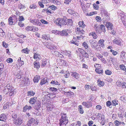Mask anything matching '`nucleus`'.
<instances>
[{"mask_svg": "<svg viewBox=\"0 0 126 126\" xmlns=\"http://www.w3.org/2000/svg\"><path fill=\"white\" fill-rule=\"evenodd\" d=\"M71 42L72 43L75 44L77 46H79V43H78L73 40H72Z\"/></svg>", "mask_w": 126, "mask_h": 126, "instance_id": "59", "label": "nucleus"}, {"mask_svg": "<svg viewBox=\"0 0 126 126\" xmlns=\"http://www.w3.org/2000/svg\"><path fill=\"white\" fill-rule=\"evenodd\" d=\"M61 117L59 120V124L60 126H65L68 122L66 114L61 112Z\"/></svg>", "mask_w": 126, "mask_h": 126, "instance_id": "3", "label": "nucleus"}, {"mask_svg": "<svg viewBox=\"0 0 126 126\" xmlns=\"http://www.w3.org/2000/svg\"><path fill=\"white\" fill-rule=\"evenodd\" d=\"M64 94L66 95L68 97H73L74 96V93L71 91L65 92L64 93Z\"/></svg>", "mask_w": 126, "mask_h": 126, "instance_id": "22", "label": "nucleus"}, {"mask_svg": "<svg viewBox=\"0 0 126 126\" xmlns=\"http://www.w3.org/2000/svg\"><path fill=\"white\" fill-rule=\"evenodd\" d=\"M49 8H50L53 11H55L57 9V7L53 5L49 6Z\"/></svg>", "mask_w": 126, "mask_h": 126, "instance_id": "40", "label": "nucleus"}, {"mask_svg": "<svg viewBox=\"0 0 126 126\" xmlns=\"http://www.w3.org/2000/svg\"><path fill=\"white\" fill-rule=\"evenodd\" d=\"M82 46L85 49H87L88 47V44L85 41L82 44Z\"/></svg>", "mask_w": 126, "mask_h": 126, "instance_id": "43", "label": "nucleus"}, {"mask_svg": "<svg viewBox=\"0 0 126 126\" xmlns=\"http://www.w3.org/2000/svg\"><path fill=\"white\" fill-rule=\"evenodd\" d=\"M104 18L105 19V20L106 21H109L110 20V17L108 15L104 17Z\"/></svg>", "mask_w": 126, "mask_h": 126, "instance_id": "61", "label": "nucleus"}, {"mask_svg": "<svg viewBox=\"0 0 126 126\" xmlns=\"http://www.w3.org/2000/svg\"><path fill=\"white\" fill-rule=\"evenodd\" d=\"M40 55L38 54L37 53H35L34 54L33 56V58L36 60V61H37L38 60H40Z\"/></svg>", "mask_w": 126, "mask_h": 126, "instance_id": "24", "label": "nucleus"}, {"mask_svg": "<svg viewBox=\"0 0 126 126\" xmlns=\"http://www.w3.org/2000/svg\"><path fill=\"white\" fill-rule=\"evenodd\" d=\"M84 53L82 54L83 56L85 58H88V54L85 51Z\"/></svg>", "mask_w": 126, "mask_h": 126, "instance_id": "64", "label": "nucleus"}, {"mask_svg": "<svg viewBox=\"0 0 126 126\" xmlns=\"http://www.w3.org/2000/svg\"><path fill=\"white\" fill-rule=\"evenodd\" d=\"M78 50L79 51V52L82 54L84 53V52L85 51L82 48H79L78 49Z\"/></svg>", "mask_w": 126, "mask_h": 126, "instance_id": "63", "label": "nucleus"}, {"mask_svg": "<svg viewBox=\"0 0 126 126\" xmlns=\"http://www.w3.org/2000/svg\"><path fill=\"white\" fill-rule=\"evenodd\" d=\"M67 12L69 13L71 15L74 14L75 12L74 11V10L70 9H68Z\"/></svg>", "mask_w": 126, "mask_h": 126, "instance_id": "54", "label": "nucleus"}, {"mask_svg": "<svg viewBox=\"0 0 126 126\" xmlns=\"http://www.w3.org/2000/svg\"><path fill=\"white\" fill-rule=\"evenodd\" d=\"M49 89L50 91H52L56 92L57 90V89L54 87H51L49 88Z\"/></svg>", "mask_w": 126, "mask_h": 126, "instance_id": "57", "label": "nucleus"}, {"mask_svg": "<svg viewBox=\"0 0 126 126\" xmlns=\"http://www.w3.org/2000/svg\"><path fill=\"white\" fill-rule=\"evenodd\" d=\"M13 19L11 17H10L8 19V22L9 24L12 25L13 24Z\"/></svg>", "mask_w": 126, "mask_h": 126, "instance_id": "42", "label": "nucleus"}, {"mask_svg": "<svg viewBox=\"0 0 126 126\" xmlns=\"http://www.w3.org/2000/svg\"><path fill=\"white\" fill-rule=\"evenodd\" d=\"M40 79V76L39 75H36L34 78L33 80L34 83H37Z\"/></svg>", "mask_w": 126, "mask_h": 126, "instance_id": "20", "label": "nucleus"}, {"mask_svg": "<svg viewBox=\"0 0 126 126\" xmlns=\"http://www.w3.org/2000/svg\"><path fill=\"white\" fill-rule=\"evenodd\" d=\"M96 109L97 110H100L102 109V107L100 105H97L96 106Z\"/></svg>", "mask_w": 126, "mask_h": 126, "instance_id": "60", "label": "nucleus"}, {"mask_svg": "<svg viewBox=\"0 0 126 126\" xmlns=\"http://www.w3.org/2000/svg\"><path fill=\"white\" fill-rule=\"evenodd\" d=\"M6 119V116L4 114H2L0 115V122H5Z\"/></svg>", "mask_w": 126, "mask_h": 126, "instance_id": "15", "label": "nucleus"}, {"mask_svg": "<svg viewBox=\"0 0 126 126\" xmlns=\"http://www.w3.org/2000/svg\"><path fill=\"white\" fill-rule=\"evenodd\" d=\"M120 15L121 16V19L123 24L126 27V15H125L123 13H122L120 14Z\"/></svg>", "mask_w": 126, "mask_h": 126, "instance_id": "9", "label": "nucleus"}, {"mask_svg": "<svg viewBox=\"0 0 126 126\" xmlns=\"http://www.w3.org/2000/svg\"><path fill=\"white\" fill-rule=\"evenodd\" d=\"M55 21L56 24L60 27L67 25L70 26L72 25L73 23L72 20L68 19L65 16L63 17V18H57Z\"/></svg>", "mask_w": 126, "mask_h": 126, "instance_id": "1", "label": "nucleus"}, {"mask_svg": "<svg viewBox=\"0 0 126 126\" xmlns=\"http://www.w3.org/2000/svg\"><path fill=\"white\" fill-rule=\"evenodd\" d=\"M2 45L3 47L6 48H7L8 46V44L6 43L4 41L2 42Z\"/></svg>", "mask_w": 126, "mask_h": 126, "instance_id": "50", "label": "nucleus"}, {"mask_svg": "<svg viewBox=\"0 0 126 126\" xmlns=\"http://www.w3.org/2000/svg\"><path fill=\"white\" fill-rule=\"evenodd\" d=\"M112 103L113 106H115L116 105H118V102L117 100L115 99L112 100Z\"/></svg>", "mask_w": 126, "mask_h": 126, "instance_id": "38", "label": "nucleus"}, {"mask_svg": "<svg viewBox=\"0 0 126 126\" xmlns=\"http://www.w3.org/2000/svg\"><path fill=\"white\" fill-rule=\"evenodd\" d=\"M47 78L46 77L44 78L41 80L40 83V85H41L45 84L46 83H47Z\"/></svg>", "mask_w": 126, "mask_h": 126, "instance_id": "19", "label": "nucleus"}, {"mask_svg": "<svg viewBox=\"0 0 126 126\" xmlns=\"http://www.w3.org/2000/svg\"><path fill=\"white\" fill-rule=\"evenodd\" d=\"M27 95L28 96H33L35 95V93L32 90H30L28 91L27 93Z\"/></svg>", "mask_w": 126, "mask_h": 126, "instance_id": "30", "label": "nucleus"}, {"mask_svg": "<svg viewBox=\"0 0 126 126\" xmlns=\"http://www.w3.org/2000/svg\"><path fill=\"white\" fill-rule=\"evenodd\" d=\"M113 43L114 44L121 45L123 41L121 39H115L113 41Z\"/></svg>", "mask_w": 126, "mask_h": 126, "instance_id": "16", "label": "nucleus"}, {"mask_svg": "<svg viewBox=\"0 0 126 126\" xmlns=\"http://www.w3.org/2000/svg\"><path fill=\"white\" fill-rule=\"evenodd\" d=\"M95 55L99 59L103 57V56L101 54L98 52L96 53H95Z\"/></svg>", "mask_w": 126, "mask_h": 126, "instance_id": "51", "label": "nucleus"}, {"mask_svg": "<svg viewBox=\"0 0 126 126\" xmlns=\"http://www.w3.org/2000/svg\"><path fill=\"white\" fill-rule=\"evenodd\" d=\"M104 40L103 39H100L98 41V44L99 46L103 48L105 47Z\"/></svg>", "mask_w": 126, "mask_h": 126, "instance_id": "17", "label": "nucleus"}, {"mask_svg": "<svg viewBox=\"0 0 126 126\" xmlns=\"http://www.w3.org/2000/svg\"><path fill=\"white\" fill-rule=\"evenodd\" d=\"M5 35V32L1 28H0V35L1 37H3Z\"/></svg>", "mask_w": 126, "mask_h": 126, "instance_id": "45", "label": "nucleus"}, {"mask_svg": "<svg viewBox=\"0 0 126 126\" xmlns=\"http://www.w3.org/2000/svg\"><path fill=\"white\" fill-rule=\"evenodd\" d=\"M97 85L99 87H103L105 84L104 82L103 81H101L100 79H98L97 81Z\"/></svg>", "mask_w": 126, "mask_h": 126, "instance_id": "21", "label": "nucleus"}, {"mask_svg": "<svg viewBox=\"0 0 126 126\" xmlns=\"http://www.w3.org/2000/svg\"><path fill=\"white\" fill-rule=\"evenodd\" d=\"M58 34L61 35H67L68 33L65 30H63L62 31L59 32Z\"/></svg>", "mask_w": 126, "mask_h": 126, "instance_id": "23", "label": "nucleus"}, {"mask_svg": "<svg viewBox=\"0 0 126 126\" xmlns=\"http://www.w3.org/2000/svg\"><path fill=\"white\" fill-rule=\"evenodd\" d=\"M12 118H13V119H16L17 117V115L15 113H14L12 114Z\"/></svg>", "mask_w": 126, "mask_h": 126, "instance_id": "62", "label": "nucleus"}, {"mask_svg": "<svg viewBox=\"0 0 126 126\" xmlns=\"http://www.w3.org/2000/svg\"><path fill=\"white\" fill-rule=\"evenodd\" d=\"M125 53L124 52L122 51L121 52L120 57L121 60L125 58Z\"/></svg>", "mask_w": 126, "mask_h": 126, "instance_id": "39", "label": "nucleus"}, {"mask_svg": "<svg viewBox=\"0 0 126 126\" xmlns=\"http://www.w3.org/2000/svg\"><path fill=\"white\" fill-rule=\"evenodd\" d=\"M18 8L20 9H23L25 7L24 5L21 3L18 5Z\"/></svg>", "mask_w": 126, "mask_h": 126, "instance_id": "46", "label": "nucleus"}, {"mask_svg": "<svg viewBox=\"0 0 126 126\" xmlns=\"http://www.w3.org/2000/svg\"><path fill=\"white\" fill-rule=\"evenodd\" d=\"M64 55L68 56L70 58H71V53L70 51H66L64 52Z\"/></svg>", "mask_w": 126, "mask_h": 126, "instance_id": "34", "label": "nucleus"}, {"mask_svg": "<svg viewBox=\"0 0 126 126\" xmlns=\"http://www.w3.org/2000/svg\"><path fill=\"white\" fill-rule=\"evenodd\" d=\"M37 6L35 3H33L31 4L29 6V8L30 9H35L37 8Z\"/></svg>", "mask_w": 126, "mask_h": 126, "instance_id": "36", "label": "nucleus"}, {"mask_svg": "<svg viewBox=\"0 0 126 126\" xmlns=\"http://www.w3.org/2000/svg\"><path fill=\"white\" fill-rule=\"evenodd\" d=\"M120 68L122 70L124 71L126 70V67H125L124 65L123 64L120 65L119 66Z\"/></svg>", "mask_w": 126, "mask_h": 126, "instance_id": "44", "label": "nucleus"}, {"mask_svg": "<svg viewBox=\"0 0 126 126\" xmlns=\"http://www.w3.org/2000/svg\"><path fill=\"white\" fill-rule=\"evenodd\" d=\"M83 105L86 108H88L92 106V105L91 102H83L82 103Z\"/></svg>", "mask_w": 126, "mask_h": 126, "instance_id": "12", "label": "nucleus"}, {"mask_svg": "<svg viewBox=\"0 0 126 126\" xmlns=\"http://www.w3.org/2000/svg\"><path fill=\"white\" fill-rule=\"evenodd\" d=\"M95 71L97 73L99 74H102L103 73V70L101 68H95Z\"/></svg>", "mask_w": 126, "mask_h": 126, "instance_id": "28", "label": "nucleus"}, {"mask_svg": "<svg viewBox=\"0 0 126 126\" xmlns=\"http://www.w3.org/2000/svg\"><path fill=\"white\" fill-rule=\"evenodd\" d=\"M76 32L78 34L82 35L84 34L85 32L82 29L78 27L76 29Z\"/></svg>", "mask_w": 126, "mask_h": 126, "instance_id": "11", "label": "nucleus"}, {"mask_svg": "<svg viewBox=\"0 0 126 126\" xmlns=\"http://www.w3.org/2000/svg\"><path fill=\"white\" fill-rule=\"evenodd\" d=\"M37 97H34L31 98L29 100V103L31 105H33L36 102Z\"/></svg>", "mask_w": 126, "mask_h": 126, "instance_id": "13", "label": "nucleus"}, {"mask_svg": "<svg viewBox=\"0 0 126 126\" xmlns=\"http://www.w3.org/2000/svg\"><path fill=\"white\" fill-rule=\"evenodd\" d=\"M25 20L24 18L22 16H19L18 18L19 21L21 22L24 21Z\"/></svg>", "mask_w": 126, "mask_h": 126, "instance_id": "56", "label": "nucleus"}, {"mask_svg": "<svg viewBox=\"0 0 126 126\" xmlns=\"http://www.w3.org/2000/svg\"><path fill=\"white\" fill-rule=\"evenodd\" d=\"M45 46L48 49H57L56 47L54 46L52 43L47 42L45 44Z\"/></svg>", "mask_w": 126, "mask_h": 126, "instance_id": "6", "label": "nucleus"}, {"mask_svg": "<svg viewBox=\"0 0 126 126\" xmlns=\"http://www.w3.org/2000/svg\"><path fill=\"white\" fill-rule=\"evenodd\" d=\"M60 60V62L61 63V65L63 66L66 65L65 61L62 60Z\"/></svg>", "mask_w": 126, "mask_h": 126, "instance_id": "58", "label": "nucleus"}, {"mask_svg": "<svg viewBox=\"0 0 126 126\" xmlns=\"http://www.w3.org/2000/svg\"><path fill=\"white\" fill-rule=\"evenodd\" d=\"M41 107V103L40 102L37 103L35 105V109L37 110H38Z\"/></svg>", "mask_w": 126, "mask_h": 126, "instance_id": "32", "label": "nucleus"}, {"mask_svg": "<svg viewBox=\"0 0 126 126\" xmlns=\"http://www.w3.org/2000/svg\"><path fill=\"white\" fill-rule=\"evenodd\" d=\"M110 51L112 53V54L114 56L116 55L118 53V52L112 49H110Z\"/></svg>", "mask_w": 126, "mask_h": 126, "instance_id": "52", "label": "nucleus"}, {"mask_svg": "<svg viewBox=\"0 0 126 126\" xmlns=\"http://www.w3.org/2000/svg\"><path fill=\"white\" fill-rule=\"evenodd\" d=\"M78 24L79 27L83 29L86 26V25L84 24V23L83 21H79L78 22Z\"/></svg>", "mask_w": 126, "mask_h": 126, "instance_id": "31", "label": "nucleus"}, {"mask_svg": "<svg viewBox=\"0 0 126 126\" xmlns=\"http://www.w3.org/2000/svg\"><path fill=\"white\" fill-rule=\"evenodd\" d=\"M89 36H92L93 38L94 39H96L97 37V35L94 32H90L89 33Z\"/></svg>", "mask_w": 126, "mask_h": 126, "instance_id": "25", "label": "nucleus"}, {"mask_svg": "<svg viewBox=\"0 0 126 126\" xmlns=\"http://www.w3.org/2000/svg\"><path fill=\"white\" fill-rule=\"evenodd\" d=\"M32 107L31 106H28L27 105H26L23 107V112H26L27 110H29L32 109Z\"/></svg>", "mask_w": 126, "mask_h": 126, "instance_id": "26", "label": "nucleus"}, {"mask_svg": "<svg viewBox=\"0 0 126 126\" xmlns=\"http://www.w3.org/2000/svg\"><path fill=\"white\" fill-rule=\"evenodd\" d=\"M22 79L20 84V87L28 86L30 84V81L28 77H24Z\"/></svg>", "mask_w": 126, "mask_h": 126, "instance_id": "4", "label": "nucleus"}, {"mask_svg": "<svg viewBox=\"0 0 126 126\" xmlns=\"http://www.w3.org/2000/svg\"><path fill=\"white\" fill-rule=\"evenodd\" d=\"M94 66L96 68H101V65L99 64L95 63L94 64Z\"/></svg>", "mask_w": 126, "mask_h": 126, "instance_id": "53", "label": "nucleus"}, {"mask_svg": "<svg viewBox=\"0 0 126 126\" xmlns=\"http://www.w3.org/2000/svg\"><path fill=\"white\" fill-rule=\"evenodd\" d=\"M105 26L107 28L108 30H111L112 29L113 25L110 22H106Z\"/></svg>", "mask_w": 126, "mask_h": 126, "instance_id": "14", "label": "nucleus"}, {"mask_svg": "<svg viewBox=\"0 0 126 126\" xmlns=\"http://www.w3.org/2000/svg\"><path fill=\"white\" fill-rule=\"evenodd\" d=\"M105 74L107 75H110L112 74V72L109 70H107L105 71Z\"/></svg>", "mask_w": 126, "mask_h": 126, "instance_id": "49", "label": "nucleus"}, {"mask_svg": "<svg viewBox=\"0 0 126 126\" xmlns=\"http://www.w3.org/2000/svg\"><path fill=\"white\" fill-rule=\"evenodd\" d=\"M72 76L75 78L78 79L79 78V74L76 72H72Z\"/></svg>", "mask_w": 126, "mask_h": 126, "instance_id": "29", "label": "nucleus"}, {"mask_svg": "<svg viewBox=\"0 0 126 126\" xmlns=\"http://www.w3.org/2000/svg\"><path fill=\"white\" fill-rule=\"evenodd\" d=\"M117 86L119 87H121L122 88H125L126 87V83L125 82H122L118 80L116 82Z\"/></svg>", "mask_w": 126, "mask_h": 126, "instance_id": "8", "label": "nucleus"}, {"mask_svg": "<svg viewBox=\"0 0 126 126\" xmlns=\"http://www.w3.org/2000/svg\"><path fill=\"white\" fill-rule=\"evenodd\" d=\"M100 29L105 33L106 32L105 26L103 25H100Z\"/></svg>", "mask_w": 126, "mask_h": 126, "instance_id": "41", "label": "nucleus"}, {"mask_svg": "<svg viewBox=\"0 0 126 126\" xmlns=\"http://www.w3.org/2000/svg\"><path fill=\"white\" fill-rule=\"evenodd\" d=\"M78 110L80 114H82L83 113L84 111L81 105H80L78 106Z\"/></svg>", "mask_w": 126, "mask_h": 126, "instance_id": "33", "label": "nucleus"}, {"mask_svg": "<svg viewBox=\"0 0 126 126\" xmlns=\"http://www.w3.org/2000/svg\"><path fill=\"white\" fill-rule=\"evenodd\" d=\"M21 52L22 53H24L26 54H28L30 50L27 47L21 50Z\"/></svg>", "mask_w": 126, "mask_h": 126, "instance_id": "37", "label": "nucleus"}, {"mask_svg": "<svg viewBox=\"0 0 126 126\" xmlns=\"http://www.w3.org/2000/svg\"><path fill=\"white\" fill-rule=\"evenodd\" d=\"M26 30L27 31H32L35 32L38 30V28L36 27H34L33 26H28L26 28Z\"/></svg>", "mask_w": 126, "mask_h": 126, "instance_id": "10", "label": "nucleus"}, {"mask_svg": "<svg viewBox=\"0 0 126 126\" xmlns=\"http://www.w3.org/2000/svg\"><path fill=\"white\" fill-rule=\"evenodd\" d=\"M13 123L17 126H20L23 123V120L21 118H18L13 119Z\"/></svg>", "mask_w": 126, "mask_h": 126, "instance_id": "5", "label": "nucleus"}, {"mask_svg": "<svg viewBox=\"0 0 126 126\" xmlns=\"http://www.w3.org/2000/svg\"><path fill=\"white\" fill-rule=\"evenodd\" d=\"M42 38L43 39L48 40L50 38L49 35L46 34H43L42 35Z\"/></svg>", "mask_w": 126, "mask_h": 126, "instance_id": "27", "label": "nucleus"}, {"mask_svg": "<svg viewBox=\"0 0 126 126\" xmlns=\"http://www.w3.org/2000/svg\"><path fill=\"white\" fill-rule=\"evenodd\" d=\"M37 121L36 120L33 118H31L28 121L27 125H30V126L34 125L36 126L37 125Z\"/></svg>", "mask_w": 126, "mask_h": 126, "instance_id": "7", "label": "nucleus"}, {"mask_svg": "<svg viewBox=\"0 0 126 126\" xmlns=\"http://www.w3.org/2000/svg\"><path fill=\"white\" fill-rule=\"evenodd\" d=\"M47 62L46 60H43L41 66L42 67H43L45 66Z\"/></svg>", "mask_w": 126, "mask_h": 126, "instance_id": "47", "label": "nucleus"}, {"mask_svg": "<svg viewBox=\"0 0 126 126\" xmlns=\"http://www.w3.org/2000/svg\"><path fill=\"white\" fill-rule=\"evenodd\" d=\"M15 89L11 85L7 84L5 86L3 90V92L5 94L8 95L9 96L14 95L15 94Z\"/></svg>", "mask_w": 126, "mask_h": 126, "instance_id": "2", "label": "nucleus"}, {"mask_svg": "<svg viewBox=\"0 0 126 126\" xmlns=\"http://www.w3.org/2000/svg\"><path fill=\"white\" fill-rule=\"evenodd\" d=\"M34 67L37 69H38L40 68V66L39 63L34 61L33 63Z\"/></svg>", "mask_w": 126, "mask_h": 126, "instance_id": "18", "label": "nucleus"}, {"mask_svg": "<svg viewBox=\"0 0 126 126\" xmlns=\"http://www.w3.org/2000/svg\"><path fill=\"white\" fill-rule=\"evenodd\" d=\"M41 24V23L39 21V20L38 19H36L35 23L34 24V25L40 26Z\"/></svg>", "mask_w": 126, "mask_h": 126, "instance_id": "55", "label": "nucleus"}, {"mask_svg": "<svg viewBox=\"0 0 126 126\" xmlns=\"http://www.w3.org/2000/svg\"><path fill=\"white\" fill-rule=\"evenodd\" d=\"M50 83L51 84H52L55 85H60V83L56 80H52L51 81Z\"/></svg>", "mask_w": 126, "mask_h": 126, "instance_id": "35", "label": "nucleus"}, {"mask_svg": "<svg viewBox=\"0 0 126 126\" xmlns=\"http://www.w3.org/2000/svg\"><path fill=\"white\" fill-rule=\"evenodd\" d=\"M114 123L116 126H119L120 125V122L116 120L114 121Z\"/></svg>", "mask_w": 126, "mask_h": 126, "instance_id": "48", "label": "nucleus"}]
</instances>
